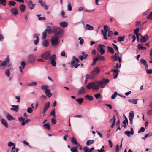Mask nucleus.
Returning a JSON list of instances; mask_svg holds the SVG:
<instances>
[{
	"mask_svg": "<svg viewBox=\"0 0 152 152\" xmlns=\"http://www.w3.org/2000/svg\"><path fill=\"white\" fill-rule=\"evenodd\" d=\"M50 52L49 51H47L42 54L41 57L46 60L50 59L52 66L55 67L56 66V61L57 58L55 54H53L50 57Z\"/></svg>",
	"mask_w": 152,
	"mask_h": 152,
	"instance_id": "nucleus-1",
	"label": "nucleus"
},
{
	"mask_svg": "<svg viewBox=\"0 0 152 152\" xmlns=\"http://www.w3.org/2000/svg\"><path fill=\"white\" fill-rule=\"evenodd\" d=\"M100 69L98 67H96L91 72L90 74H87L86 75V78L93 79L100 73Z\"/></svg>",
	"mask_w": 152,
	"mask_h": 152,
	"instance_id": "nucleus-2",
	"label": "nucleus"
},
{
	"mask_svg": "<svg viewBox=\"0 0 152 152\" xmlns=\"http://www.w3.org/2000/svg\"><path fill=\"white\" fill-rule=\"evenodd\" d=\"M109 80L107 79H104L100 81L97 82V85L94 88L95 90H98L99 88V87L104 88L109 82Z\"/></svg>",
	"mask_w": 152,
	"mask_h": 152,
	"instance_id": "nucleus-3",
	"label": "nucleus"
},
{
	"mask_svg": "<svg viewBox=\"0 0 152 152\" xmlns=\"http://www.w3.org/2000/svg\"><path fill=\"white\" fill-rule=\"evenodd\" d=\"M53 33L54 34L55 36L62 37L63 33V30L62 28L56 26H53Z\"/></svg>",
	"mask_w": 152,
	"mask_h": 152,
	"instance_id": "nucleus-4",
	"label": "nucleus"
},
{
	"mask_svg": "<svg viewBox=\"0 0 152 152\" xmlns=\"http://www.w3.org/2000/svg\"><path fill=\"white\" fill-rule=\"evenodd\" d=\"M73 60L71 61L70 63L71 67V68H73L74 67L75 68H77L79 65L80 64H76L74 65L75 62L76 63H77L80 62L79 59L76 58L75 56H73L72 57Z\"/></svg>",
	"mask_w": 152,
	"mask_h": 152,
	"instance_id": "nucleus-5",
	"label": "nucleus"
},
{
	"mask_svg": "<svg viewBox=\"0 0 152 152\" xmlns=\"http://www.w3.org/2000/svg\"><path fill=\"white\" fill-rule=\"evenodd\" d=\"M60 37L58 36H54L51 38V41L52 46H56L58 44V39Z\"/></svg>",
	"mask_w": 152,
	"mask_h": 152,
	"instance_id": "nucleus-6",
	"label": "nucleus"
},
{
	"mask_svg": "<svg viewBox=\"0 0 152 152\" xmlns=\"http://www.w3.org/2000/svg\"><path fill=\"white\" fill-rule=\"evenodd\" d=\"M97 85L96 82H92L90 83L86 86V87L88 89L90 90L93 88V90H95L94 88L96 87Z\"/></svg>",
	"mask_w": 152,
	"mask_h": 152,
	"instance_id": "nucleus-7",
	"label": "nucleus"
},
{
	"mask_svg": "<svg viewBox=\"0 0 152 152\" xmlns=\"http://www.w3.org/2000/svg\"><path fill=\"white\" fill-rule=\"evenodd\" d=\"M106 47L103 45H99L98 47V50L101 55L104 54L105 52Z\"/></svg>",
	"mask_w": 152,
	"mask_h": 152,
	"instance_id": "nucleus-8",
	"label": "nucleus"
},
{
	"mask_svg": "<svg viewBox=\"0 0 152 152\" xmlns=\"http://www.w3.org/2000/svg\"><path fill=\"white\" fill-rule=\"evenodd\" d=\"M134 116V114L133 111H130L129 113V118L130 121V123L131 124H133V119Z\"/></svg>",
	"mask_w": 152,
	"mask_h": 152,
	"instance_id": "nucleus-9",
	"label": "nucleus"
},
{
	"mask_svg": "<svg viewBox=\"0 0 152 152\" xmlns=\"http://www.w3.org/2000/svg\"><path fill=\"white\" fill-rule=\"evenodd\" d=\"M35 56L33 55H30L28 56L27 60L28 62L32 63L35 59Z\"/></svg>",
	"mask_w": 152,
	"mask_h": 152,
	"instance_id": "nucleus-10",
	"label": "nucleus"
},
{
	"mask_svg": "<svg viewBox=\"0 0 152 152\" xmlns=\"http://www.w3.org/2000/svg\"><path fill=\"white\" fill-rule=\"evenodd\" d=\"M10 12L14 16L16 15L18 13V10L15 8L11 9L10 10Z\"/></svg>",
	"mask_w": 152,
	"mask_h": 152,
	"instance_id": "nucleus-11",
	"label": "nucleus"
},
{
	"mask_svg": "<svg viewBox=\"0 0 152 152\" xmlns=\"http://www.w3.org/2000/svg\"><path fill=\"white\" fill-rule=\"evenodd\" d=\"M38 2L41 6L43 7L44 9L47 10L48 9L49 7L47 5L45 2L42 1L41 0H39Z\"/></svg>",
	"mask_w": 152,
	"mask_h": 152,
	"instance_id": "nucleus-12",
	"label": "nucleus"
},
{
	"mask_svg": "<svg viewBox=\"0 0 152 152\" xmlns=\"http://www.w3.org/2000/svg\"><path fill=\"white\" fill-rule=\"evenodd\" d=\"M10 62L9 58L8 56L7 57L4 61H3L0 64L1 66H5L7 64L9 63Z\"/></svg>",
	"mask_w": 152,
	"mask_h": 152,
	"instance_id": "nucleus-13",
	"label": "nucleus"
},
{
	"mask_svg": "<svg viewBox=\"0 0 152 152\" xmlns=\"http://www.w3.org/2000/svg\"><path fill=\"white\" fill-rule=\"evenodd\" d=\"M81 54L82 55L80 56L79 57V58L81 61H83V59H86L88 56V55L86 54L84 52H82Z\"/></svg>",
	"mask_w": 152,
	"mask_h": 152,
	"instance_id": "nucleus-14",
	"label": "nucleus"
},
{
	"mask_svg": "<svg viewBox=\"0 0 152 152\" xmlns=\"http://www.w3.org/2000/svg\"><path fill=\"white\" fill-rule=\"evenodd\" d=\"M134 133V131L133 129L131 128V131H126L124 132V134L127 135L128 137H130V135H133Z\"/></svg>",
	"mask_w": 152,
	"mask_h": 152,
	"instance_id": "nucleus-15",
	"label": "nucleus"
},
{
	"mask_svg": "<svg viewBox=\"0 0 152 152\" xmlns=\"http://www.w3.org/2000/svg\"><path fill=\"white\" fill-rule=\"evenodd\" d=\"M86 90L84 87H81L78 90V94H83L86 92Z\"/></svg>",
	"mask_w": 152,
	"mask_h": 152,
	"instance_id": "nucleus-16",
	"label": "nucleus"
},
{
	"mask_svg": "<svg viewBox=\"0 0 152 152\" xmlns=\"http://www.w3.org/2000/svg\"><path fill=\"white\" fill-rule=\"evenodd\" d=\"M140 39V42L142 43H143L146 42L149 39V36L148 35H146L144 36H142Z\"/></svg>",
	"mask_w": 152,
	"mask_h": 152,
	"instance_id": "nucleus-17",
	"label": "nucleus"
},
{
	"mask_svg": "<svg viewBox=\"0 0 152 152\" xmlns=\"http://www.w3.org/2000/svg\"><path fill=\"white\" fill-rule=\"evenodd\" d=\"M42 43L44 47H47L49 44V41L48 39L43 40Z\"/></svg>",
	"mask_w": 152,
	"mask_h": 152,
	"instance_id": "nucleus-18",
	"label": "nucleus"
},
{
	"mask_svg": "<svg viewBox=\"0 0 152 152\" xmlns=\"http://www.w3.org/2000/svg\"><path fill=\"white\" fill-rule=\"evenodd\" d=\"M50 105V102H48L47 103H46L44 105V107L43 110V113H44L49 108Z\"/></svg>",
	"mask_w": 152,
	"mask_h": 152,
	"instance_id": "nucleus-19",
	"label": "nucleus"
},
{
	"mask_svg": "<svg viewBox=\"0 0 152 152\" xmlns=\"http://www.w3.org/2000/svg\"><path fill=\"white\" fill-rule=\"evenodd\" d=\"M28 7L30 10H32L33 9L35 6V4L32 3V2L31 1H30L28 3Z\"/></svg>",
	"mask_w": 152,
	"mask_h": 152,
	"instance_id": "nucleus-20",
	"label": "nucleus"
},
{
	"mask_svg": "<svg viewBox=\"0 0 152 152\" xmlns=\"http://www.w3.org/2000/svg\"><path fill=\"white\" fill-rule=\"evenodd\" d=\"M118 56V54L117 53H115L114 55L112 56L111 57L112 60L114 61H117L119 57Z\"/></svg>",
	"mask_w": 152,
	"mask_h": 152,
	"instance_id": "nucleus-21",
	"label": "nucleus"
},
{
	"mask_svg": "<svg viewBox=\"0 0 152 152\" xmlns=\"http://www.w3.org/2000/svg\"><path fill=\"white\" fill-rule=\"evenodd\" d=\"M20 65L21 66L19 67V69L20 71L22 73V69L25 67L26 63L24 61H22L21 62Z\"/></svg>",
	"mask_w": 152,
	"mask_h": 152,
	"instance_id": "nucleus-22",
	"label": "nucleus"
},
{
	"mask_svg": "<svg viewBox=\"0 0 152 152\" xmlns=\"http://www.w3.org/2000/svg\"><path fill=\"white\" fill-rule=\"evenodd\" d=\"M1 121L5 128H8V125L5 120L3 118H1Z\"/></svg>",
	"mask_w": 152,
	"mask_h": 152,
	"instance_id": "nucleus-23",
	"label": "nucleus"
},
{
	"mask_svg": "<svg viewBox=\"0 0 152 152\" xmlns=\"http://www.w3.org/2000/svg\"><path fill=\"white\" fill-rule=\"evenodd\" d=\"M48 34H50L52 33H53V28L51 29L50 26H48L47 27L46 29L45 30Z\"/></svg>",
	"mask_w": 152,
	"mask_h": 152,
	"instance_id": "nucleus-24",
	"label": "nucleus"
},
{
	"mask_svg": "<svg viewBox=\"0 0 152 152\" xmlns=\"http://www.w3.org/2000/svg\"><path fill=\"white\" fill-rule=\"evenodd\" d=\"M128 124V120L127 118L125 117V119L124 120V121L123 123L122 124V125L123 127H124L125 128L127 127V126Z\"/></svg>",
	"mask_w": 152,
	"mask_h": 152,
	"instance_id": "nucleus-25",
	"label": "nucleus"
},
{
	"mask_svg": "<svg viewBox=\"0 0 152 152\" xmlns=\"http://www.w3.org/2000/svg\"><path fill=\"white\" fill-rule=\"evenodd\" d=\"M12 106V107L10 108V110H11L15 112H17L19 110V106L18 105H13Z\"/></svg>",
	"mask_w": 152,
	"mask_h": 152,
	"instance_id": "nucleus-26",
	"label": "nucleus"
},
{
	"mask_svg": "<svg viewBox=\"0 0 152 152\" xmlns=\"http://www.w3.org/2000/svg\"><path fill=\"white\" fill-rule=\"evenodd\" d=\"M111 72H113L114 73L113 74V75L114 76L115 75H116L115 76H114L113 78L115 79L117 78V76L118 75V71L117 69L115 70H112Z\"/></svg>",
	"mask_w": 152,
	"mask_h": 152,
	"instance_id": "nucleus-27",
	"label": "nucleus"
},
{
	"mask_svg": "<svg viewBox=\"0 0 152 152\" xmlns=\"http://www.w3.org/2000/svg\"><path fill=\"white\" fill-rule=\"evenodd\" d=\"M45 93L46 94L47 96L50 97L52 95V94L50 93V89H47L45 91Z\"/></svg>",
	"mask_w": 152,
	"mask_h": 152,
	"instance_id": "nucleus-28",
	"label": "nucleus"
},
{
	"mask_svg": "<svg viewBox=\"0 0 152 152\" xmlns=\"http://www.w3.org/2000/svg\"><path fill=\"white\" fill-rule=\"evenodd\" d=\"M59 25L61 27L63 28H65L67 26L68 23L64 21L60 23Z\"/></svg>",
	"mask_w": 152,
	"mask_h": 152,
	"instance_id": "nucleus-29",
	"label": "nucleus"
},
{
	"mask_svg": "<svg viewBox=\"0 0 152 152\" xmlns=\"http://www.w3.org/2000/svg\"><path fill=\"white\" fill-rule=\"evenodd\" d=\"M71 141L73 144L77 145V142L76 138L75 137H72L71 139Z\"/></svg>",
	"mask_w": 152,
	"mask_h": 152,
	"instance_id": "nucleus-30",
	"label": "nucleus"
},
{
	"mask_svg": "<svg viewBox=\"0 0 152 152\" xmlns=\"http://www.w3.org/2000/svg\"><path fill=\"white\" fill-rule=\"evenodd\" d=\"M85 99L89 101H92L93 99V97L89 95H86L85 96Z\"/></svg>",
	"mask_w": 152,
	"mask_h": 152,
	"instance_id": "nucleus-31",
	"label": "nucleus"
},
{
	"mask_svg": "<svg viewBox=\"0 0 152 152\" xmlns=\"http://www.w3.org/2000/svg\"><path fill=\"white\" fill-rule=\"evenodd\" d=\"M94 27L91 26L88 24H87L85 26V28L86 30H92L94 29Z\"/></svg>",
	"mask_w": 152,
	"mask_h": 152,
	"instance_id": "nucleus-32",
	"label": "nucleus"
},
{
	"mask_svg": "<svg viewBox=\"0 0 152 152\" xmlns=\"http://www.w3.org/2000/svg\"><path fill=\"white\" fill-rule=\"evenodd\" d=\"M7 119L11 121L12 120H15V118L11 116L9 113H8L7 114Z\"/></svg>",
	"mask_w": 152,
	"mask_h": 152,
	"instance_id": "nucleus-33",
	"label": "nucleus"
},
{
	"mask_svg": "<svg viewBox=\"0 0 152 152\" xmlns=\"http://www.w3.org/2000/svg\"><path fill=\"white\" fill-rule=\"evenodd\" d=\"M20 9L22 12H23L26 9V6L24 5L21 4L19 6Z\"/></svg>",
	"mask_w": 152,
	"mask_h": 152,
	"instance_id": "nucleus-34",
	"label": "nucleus"
},
{
	"mask_svg": "<svg viewBox=\"0 0 152 152\" xmlns=\"http://www.w3.org/2000/svg\"><path fill=\"white\" fill-rule=\"evenodd\" d=\"M18 119L19 121L20 122L22 121L21 123V124L22 126H24L25 125V118H24L21 117L20 118H18Z\"/></svg>",
	"mask_w": 152,
	"mask_h": 152,
	"instance_id": "nucleus-35",
	"label": "nucleus"
},
{
	"mask_svg": "<svg viewBox=\"0 0 152 152\" xmlns=\"http://www.w3.org/2000/svg\"><path fill=\"white\" fill-rule=\"evenodd\" d=\"M37 84V83L36 82H33L27 83V85L28 86H36Z\"/></svg>",
	"mask_w": 152,
	"mask_h": 152,
	"instance_id": "nucleus-36",
	"label": "nucleus"
},
{
	"mask_svg": "<svg viewBox=\"0 0 152 152\" xmlns=\"http://www.w3.org/2000/svg\"><path fill=\"white\" fill-rule=\"evenodd\" d=\"M137 99H130L128 100V101L133 104H136L137 103Z\"/></svg>",
	"mask_w": 152,
	"mask_h": 152,
	"instance_id": "nucleus-37",
	"label": "nucleus"
},
{
	"mask_svg": "<svg viewBox=\"0 0 152 152\" xmlns=\"http://www.w3.org/2000/svg\"><path fill=\"white\" fill-rule=\"evenodd\" d=\"M94 140H89L86 142V144L87 146H89L91 144H93L94 142Z\"/></svg>",
	"mask_w": 152,
	"mask_h": 152,
	"instance_id": "nucleus-38",
	"label": "nucleus"
},
{
	"mask_svg": "<svg viewBox=\"0 0 152 152\" xmlns=\"http://www.w3.org/2000/svg\"><path fill=\"white\" fill-rule=\"evenodd\" d=\"M137 48L139 50H145L146 49L145 47H143L142 45L139 44H138Z\"/></svg>",
	"mask_w": 152,
	"mask_h": 152,
	"instance_id": "nucleus-39",
	"label": "nucleus"
},
{
	"mask_svg": "<svg viewBox=\"0 0 152 152\" xmlns=\"http://www.w3.org/2000/svg\"><path fill=\"white\" fill-rule=\"evenodd\" d=\"M5 74L7 77H10V70L9 69H6L5 70Z\"/></svg>",
	"mask_w": 152,
	"mask_h": 152,
	"instance_id": "nucleus-40",
	"label": "nucleus"
},
{
	"mask_svg": "<svg viewBox=\"0 0 152 152\" xmlns=\"http://www.w3.org/2000/svg\"><path fill=\"white\" fill-rule=\"evenodd\" d=\"M98 60V58L97 57H96L95 58H94L93 59V62L91 64V66H94L95 65L96 63V62Z\"/></svg>",
	"mask_w": 152,
	"mask_h": 152,
	"instance_id": "nucleus-41",
	"label": "nucleus"
},
{
	"mask_svg": "<svg viewBox=\"0 0 152 152\" xmlns=\"http://www.w3.org/2000/svg\"><path fill=\"white\" fill-rule=\"evenodd\" d=\"M43 127L46 129L50 130V128L49 125L47 124H45L43 125Z\"/></svg>",
	"mask_w": 152,
	"mask_h": 152,
	"instance_id": "nucleus-42",
	"label": "nucleus"
},
{
	"mask_svg": "<svg viewBox=\"0 0 152 152\" xmlns=\"http://www.w3.org/2000/svg\"><path fill=\"white\" fill-rule=\"evenodd\" d=\"M71 152H78L77 147L74 146L71 148L70 149Z\"/></svg>",
	"mask_w": 152,
	"mask_h": 152,
	"instance_id": "nucleus-43",
	"label": "nucleus"
},
{
	"mask_svg": "<svg viewBox=\"0 0 152 152\" xmlns=\"http://www.w3.org/2000/svg\"><path fill=\"white\" fill-rule=\"evenodd\" d=\"M76 101L78 102L79 104H80L83 101L84 99L83 98H80L76 99Z\"/></svg>",
	"mask_w": 152,
	"mask_h": 152,
	"instance_id": "nucleus-44",
	"label": "nucleus"
},
{
	"mask_svg": "<svg viewBox=\"0 0 152 152\" xmlns=\"http://www.w3.org/2000/svg\"><path fill=\"white\" fill-rule=\"evenodd\" d=\"M9 5L10 6H14L16 4V3L13 1H10L8 2Z\"/></svg>",
	"mask_w": 152,
	"mask_h": 152,
	"instance_id": "nucleus-45",
	"label": "nucleus"
},
{
	"mask_svg": "<svg viewBox=\"0 0 152 152\" xmlns=\"http://www.w3.org/2000/svg\"><path fill=\"white\" fill-rule=\"evenodd\" d=\"M108 50L109 52L111 54H113L114 53V50L113 48L110 47L109 46L107 47Z\"/></svg>",
	"mask_w": 152,
	"mask_h": 152,
	"instance_id": "nucleus-46",
	"label": "nucleus"
},
{
	"mask_svg": "<svg viewBox=\"0 0 152 152\" xmlns=\"http://www.w3.org/2000/svg\"><path fill=\"white\" fill-rule=\"evenodd\" d=\"M83 150L84 152H90V148L87 146L84 147Z\"/></svg>",
	"mask_w": 152,
	"mask_h": 152,
	"instance_id": "nucleus-47",
	"label": "nucleus"
},
{
	"mask_svg": "<svg viewBox=\"0 0 152 152\" xmlns=\"http://www.w3.org/2000/svg\"><path fill=\"white\" fill-rule=\"evenodd\" d=\"M0 4L4 6L6 5V0H0Z\"/></svg>",
	"mask_w": 152,
	"mask_h": 152,
	"instance_id": "nucleus-48",
	"label": "nucleus"
},
{
	"mask_svg": "<svg viewBox=\"0 0 152 152\" xmlns=\"http://www.w3.org/2000/svg\"><path fill=\"white\" fill-rule=\"evenodd\" d=\"M47 33L45 31H44V32L42 33V40L45 39L47 36Z\"/></svg>",
	"mask_w": 152,
	"mask_h": 152,
	"instance_id": "nucleus-49",
	"label": "nucleus"
},
{
	"mask_svg": "<svg viewBox=\"0 0 152 152\" xmlns=\"http://www.w3.org/2000/svg\"><path fill=\"white\" fill-rule=\"evenodd\" d=\"M125 38L124 36H119L118 37V39L119 42H122L124 41Z\"/></svg>",
	"mask_w": 152,
	"mask_h": 152,
	"instance_id": "nucleus-50",
	"label": "nucleus"
},
{
	"mask_svg": "<svg viewBox=\"0 0 152 152\" xmlns=\"http://www.w3.org/2000/svg\"><path fill=\"white\" fill-rule=\"evenodd\" d=\"M67 10L69 11H71L72 10V7L71 5V4L70 3H68L67 6Z\"/></svg>",
	"mask_w": 152,
	"mask_h": 152,
	"instance_id": "nucleus-51",
	"label": "nucleus"
},
{
	"mask_svg": "<svg viewBox=\"0 0 152 152\" xmlns=\"http://www.w3.org/2000/svg\"><path fill=\"white\" fill-rule=\"evenodd\" d=\"M94 96L96 99H98L99 98H102V97L100 93L95 94H94Z\"/></svg>",
	"mask_w": 152,
	"mask_h": 152,
	"instance_id": "nucleus-52",
	"label": "nucleus"
},
{
	"mask_svg": "<svg viewBox=\"0 0 152 152\" xmlns=\"http://www.w3.org/2000/svg\"><path fill=\"white\" fill-rule=\"evenodd\" d=\"M139 30V28H138L136 29H135L134 31V32L136 35L140 34V35H141L140 33L138 34V32Z\"/></svg>",
	"mask_w": 152,
	"mask_h": 152,
	"instance_id": "nucleus-53",
	"label": "nucleus"
},
{
	"mask_svg": "<svg viewBox=\"0 0 152 152\" xmlns=\"http://www.w3.org/2000/svg\"><path fill=\"white\" fill-rule=\"evenodd\" d=\"M118 94L116 92H115L114 94L112 95L111 96V99H115Z\"/></svg>",
	"mask_w": 152,
	"mask_h": 152,
	"instance_id": "nucleus-54",
	"label": "nucleus"
},
{
	"mask_svg": "<svg viewBox=\"0 0 152 152\" xmlns=\"http://www.w3.org/2000/svg\"><path fill=\"white\" fill-rule=\"evenodd\" d=\"M97 57L98 58V59L101 61H104L105 60L104 57L103 56H102L100 55H98V57Z\"/></svg>",
	"mask_w": 152,
	"mask_h": 152,
	"instance_id": "nucleus-55",
	"label": "nucleus"
},
{
	"mask_svg": "<svg viewBox=\"0 0 152 152\" xmlns=\"http://www.w3.org/2000/svg\"><path fill=\"white\" fill-rule=\"evenodd\" d=\"M140 61L141 63L144 65L147 64V62L145 60L141 59L140 60Z\"/></svg>",
	"mask_w": 152,
	"mask_h": 152,
	"instance_id": "nucleus-56",
	"label": "nucleus"
},
{
	"mask_svg": "<svg viewBox=\"0 0 152 152\" xmlns=\"http://www.w3.org/2000/svg\"><path fill=\"white\" fill-rule=\"evenodd\" d=\"M113 119H114V120L113 121L112 124L111 126V127L112 128H113L114 127V126L115 124L116 118H115V115H113Z\"/></svg>",
	"mask_w": 152,
	"mask_h": 152,
	"instance_id": "nucleus-57",
	"label": "nucleus"
},
{
	"mask_svg": "<svg viewBox=\"0 0 152 152\" xmlns=\"http://www.w3.org/2000/svg\"><path fill=\"white\" fill-rule=\"evenodd\" d=\"M104 31H106L107 32L108 31H109L110 28L108 26L105 25L104 26Z\"/></svg>",
	"mask_w": 152,
	"mask_h": 152,
	"instance_id": "nucleus-58",
	"label": "nucleus"
},
{
	"mask_svg": "<svg viewBox=\"0 0 152 152\" xmlns=\"http://www.w3.org/2000/svg\"><path fill=\"white\" fill-rule=\"evenodd\" d=\"M120 149V145L117 144L115 147V151L116 152H119Z\"/></svg>",
	"mask_w": 152,
	"mask_h": 152,
	"instance_id": "nucleus-59",
	"label": "nucleus"
},
{
	"mask_svg": "<svg viewBox=\"0 0 152 152\" xmlns=\"http://www.w3.org/2000/svg\"><path fill=\"white\" fill-rule=\"evenodd\" d=\"M112 45L113 46L114 48L118 52V53H119V51H118V47L117 46L115 45V44L114 43L112 44Z\"/></svg>",
	"mask_w": 152,
	"mask_h": 152,
	"instance_id": "nucleus-60",
	"label": "nucleus"
},
{
	"mask_svg": "<svg viewBox=\"0 0 152 152\" xmlns=\"http://www.w3.org/2000/svg\"><path fill=\"white\" fill-rule=\"evenodd\" d=\"M33 111V110L32 108L30 107L27 108V112L29 113H32Z\"/></svg>",
	"mask_w": 152,
	"mask_h": 152,
	"instance_id": "nucleus-61",
	"label": "nucleus"
},
{
	"mask_svg": "<svg viewBox=\"0 0 152 152\" xmlns=\"http://www.w3.org/2000/svg\"><path fill=\"white\" fill-rule=\"evenodd\" d=\"M151 18H152V11L149 14L146 18L147 19L149 20Z\"/></svg>",
	"mask_w": 152,
	"mask_h": 152,
	"instance_id": "nucleus-62",
	"label": "nucleus"
},
{
	"mask_svg": "<svg viewBox=\"0 0 152 152\" xmlns=\"http://www.w3.org/2000/svg\"><path fill=\"white\" fill-rule=\"evenodd\" d=\"M8 145L9 147H11L12 146H15V145L14 143L13 142H9L8 144Z\"/></svg>",
	"mask_w": 152,
	"mask_h": 152,
	"instance_id": "nucleus-63",
	"label": "nucleus"
},
{
	"mask_svg": "<svg viewBox=\"0 0 152 152\" xmlns=\"http://www.w3.org/2000/svg\"><path fill=\"white\" fill-rule=\"evenodd\" d=\"M152 136V132H150L148 134H146L145 135V138H147L148 137H150Z\"/></svg>",
	"mask_w": 152,
	"mask_h": 152,
	"instance_id": "nucleus-64",
	"label": "nucleus"
}]
</instances>
